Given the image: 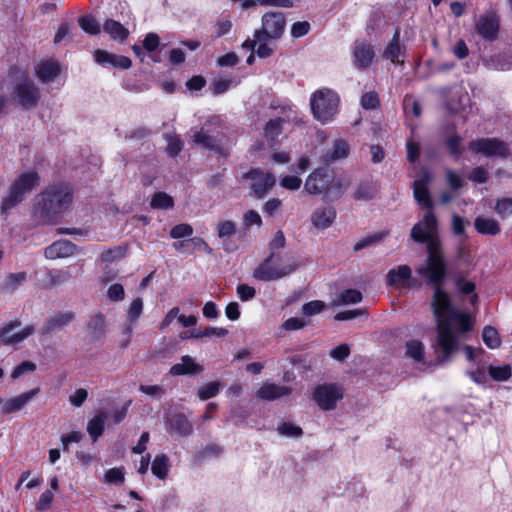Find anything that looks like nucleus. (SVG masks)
<instances>
[{
	"mask_svg": "<svg viewBox=\"0 0 512 512\" xmlns=\"http://www.w3.org/2000/svg\"><path fill=\"white\" fill-rule=\"evenodd\" d=\"M236 232V227L234 222L232 221H224L219 224L218 226V237L219 238H226L230 237Z\"/></svg>",
	"mask_w": 512,
	"mask_h": 512,
	"instance_id": "63",
	"label": "nucleus"
},
{
	"mask_svg": "<svg viewBox=\"0 0 512 512\" xmlns=\"http://www.w3.org/2000/svg\"><path fill=\"white\" fill-rule=\"evenodd\" d=\"M495 211L501 217H508L512 215V197L502 198L497 201Z\"/></svg>",
	"mask_w": 512,
	"mask_h": 512,
	"instance_id": "56",
	"label": "nucleus"
},
{
	"mask_svg": "<svg viewBox=\"0 0 512 512\" xmlns=\"http://www.w3.org/2000/svg\"><path fill=\"white\" fill-rule=\"evenodd\" d=\"M350 147L343 139L335 140L331 152L322 155L321 160L325 164H330L340 159H344L349 155Z\"/></svg>",
	"mask_w": 512,
	"mask_h": 512,
	"instance_id": "27",
	"label": "nucleus"
},
{
	"mask_svg": "<svg viewBox=\"0 0 512 512\" xmlns=\"http://www.w3.org/2000/svg\"><path fill=\"white\" fill-rule=\"evenodd\" d=\"M376 194L375 187L370 183H361L354 192V198L357 200H370Z\"/></svg>",
	"mask_w": 512,
	"mask_h": 512,
	"instance_id": "45",
	"label": "nucleus"
},
{
	"mask_svg": "<svg viewBox=\"0 0 512 512\" xmlns=\"http://www.w3.org/2000/svg\"><path fill=\"white\" fill-rule=\"evenodd\" d=\"M243 177L251 181L250 188L257 198H263L276 183L272 172L261 169H251Z\"/></svg>",
	"mask_w": 512,
	"mask_h": 512,
	"instance_id": "12",
	"label": "nucleus"
},
{
	"mask_svg": "<svg viewBox=\"0 0 512 512\" xmlns=\"http://www.w3.org/2000/svg\"><path fill=\"white\" fill-rule=\"evenodd\" d=\"M484 343L491 349L498 348L501 340L497 330L492 326H485L482 332Z\"/></svg>",
	"mask_w": 512,
	"mask_h": 512,
	"instance_id": "41",
	"label": "nucleus"
},
{
	"mask_svg": "<svg viewBox=\"0 0 512 512\" xmlns=\"http://www.w3.org/2000/svg\"><path fill=\"white\" fill-rule=\"evenodd\" d=\"M79 26L82 30H84L86 33L91 35H96L100 32V26L99 23L90 16H83L80 17L78 20Z\"/></svg>",
	"mask_w": 512,
	"mask_h": 512,
	"instance_id": "47",
	"label": "nucleus"
},
{
	"mask_svg": "<svg viewBox=\"0 0 512 512\" xmlns=\"http://www.w3.org/2000/svg\"><path fill=\"white\" fill-rule=\"evenodd\" d=\"M172 431L181 436H189L193 431L191 422L182 414L173 416L170 420Z\"/></svg>",
	"mask_w": 512,
	"mask_h": 512,
	"instance_id": "31",
	"label": "nucleus"
},
{
	"mask_svg": "<svg viewBox=\"0 0 512 512\" xmlns=\"http://www.w3.org/2000/svg\"><path fill=\"white\" fill-rule=\"evenodd\" d=\"M26 278L27 273L24 271L17 273H9L4 278L1 284V289L5 292H13L25 282Z\"/></svg>",
	"mask_w": 512,
	"mask_h": 512,
	"instance_id": "33",
	"label": "nucleus"
},
{
	"mask_svg": "<svg viewBox=\"0 0 512 512\" xmlns=\"http://www.w3.org/2000/svg\"><path fill=\"white\" fill-rule=\"evenodd\" d=\"M431 176L428 171H423L421 177L413 182V194L417 202L422 203L428 210H432L433 202L429 196L428 184Z\"/></svg>",
	"mask_w": 512,
	"mask_h": 512,
	"instance_id": "19",
	"label": "nucleus"
},
{
	"mask_svg": "<svg viewBox=\"0 0 512 512\" xmlns=\"http://www.w3.org/2000/svg\"><path fill=\"white\" fill-rule=\"evenodd\" d=\"M34 332L33 326L20 329L19 322H12L0 331V345L13 346L22 342Z\"/></svg>",
	"mask_w": 512,
	"mask_h": 512,
	"instance_id": "15",
	"label": "nucleus"
},
{
	"mask_svg": "<svg viewBox=\"0 0 512 512\" xmlns=\"http://www.w3.org/2000/svg\"><path fill=\"white\" fill-rule=\"evenodd\" d=\"M310 30V24L307 21L295 22L291 27V35L294 38H299L306 35Z\"/></svg>",
	"mask_w": 512,
	"mask_h": 512,
	"instance_id": "62",
	"label": "nucleus"
},
{
	"mask_svg": "<svg viewBox=\"0 0 512 512\" xmlns=\"http://www.w3.org/2000/svg\"><path fill=\"white\" fill-rule=\"evenodd\" d=\"M227 333H228V331L225 328L207 327L202 331L194 332L192 334V336L195 338L212 337V336L224 337L227 335Z\"/></svg>",
	"mask_w": 512,
	"mask_h": 512,
	"instance_id": "55",
	"label": "nucleus"
},
{
	"mask_svg": "<svg viewBox=\"0 0 512 512\" xmlns=\"http://www.w3.org/2000/svg\"><path fill=\"white\" fill-rule=\"evenodd\" d=\"M333 173L326 168L313 170L306 178L304 190L310 195L324 194L326 196L328 186L332 183Z\"/></svg>",
	"mask_w": 512,
	"mask_h": 512,
	"instance_id": "13",
	"label": "nucleus"
},
{
	"mask_svg": "<svg viewBox=\"0 0 512 512\" xmlns=\"http://www.w3.org/2000/svg\"><path fill=\"white\" fill-rule=\"evenodd\" d=\"M165 139L167 141L166 152L169 156L175 157L182 150L183 143L177 135L166 134Z\"/></svg>",
	"mask_w": 512,
	"mask_h": 512,
	"instance_id": "44",
	"label": "nucleus"
},
{
	"mask_svg": "<svg viewBox=\"0 0 512 512\" xmlns=\"http://www.w3.org/2000/svg\"><path fill=\"white\" fill-rule=\"evenodd\" d=\"M53 498L54 495L51 490L44 491L36 504V509L39 511L47 510L51 506Z\"/></svg>",
	"mask_w": 512,
	"mask_h": 512,
	"instance_id": "61",
	"label": "nucleus"
},
{
	"mask_svg": "<svg viewBox=\"0 0 512 512\" xmlns=\"http://www.w3.org/2000/svg\"><path fill=\"white\" fill-rule=\"evenodd\" d=\"M103 28L113 39L124 40L129 35V31L121 23L112 19H108Z\"/></svg>",
	"mask_w": 512,
	"mask_h": 512,
	"instance_id": "34",
	"label": "nucleus"
},
{
	"mask_svg": "<svg viewBox=\"0 0 512 512\" xmlns=\"http://www.w3.org/2000/svg\"><path fill=\"white\" fill-rule=\"evenodd\" d=\"M105 417L104 414L96 415L87 425V432L93 441H96L104 431Z\"/></svg>",
	"mask_w": 512,
	"mask_h": 512,
	"instance_id": "37",
	"label": "nucleus"
},
{
	"mask_svg": "<svg viewBox=\"0 0 512 512\" xmlns=\"http://www.w3.org/2000/svg\"><path fill=\"white\" fill-rule=\"evenodd\" d=\"M39 388H34L30 391H26L16 397L6 400L3 403L2 412L4 414H11L20 411L24 408L34 396L39 393Z\"/></svg>",
	"mask_w": 512,
	"mask_h": 512,
	"instance_id": "22",
	"label": "nucleus"
},
{
	"mask_svg": "<svg viewBox=\"0 0 512 512\" xmlns=\"http://www.w3.org/2000/svg\"><path fill=\"white\" fill-rule=\"evenodd\" d=\"M437 233L438 221L432 210H428L410 231L413 241L426 244V265L417 272L429 283L442 282L446 276V262Z\"/></svg>",
	"mask_w": 512,
	"mask_h": 512,
	"instance_id": "2",
	"label": "nucleus"
},
{
	"mask_svg": "<svg viewBox=\"0 0 512 512\" xmlns=\"http://www.w3.org/2000/svg\"><path fill=\"white\" fill-rule=\"evenodd\" d=\"M350 182L346 178H334L332 183L329 184L326 197L338 198L340 197L349 187Z\"/></svg>",
	"mask_w": 512,
	"mask_h": 512,
	"instance_id": "36",
	"label": "nucleus"
},
{
	"mask_svg": "<svg viewBox=\"0 0 512 512\" xmlns=\"http://www.w3.org/2000/svg\"><path fill=\"white\" fill-rule=\"evenodd\" d=\"M488 367L481 363H475L465 371V374L477 385L486 386L488 383Z\"/></svg>",
	"mask_w": 512,
	"mask_h": 512,
	"instance_id": "30",
	"label": "nucleus"
},
{
	"mask_svg": "<svg viewBox=\"0 0 512 512\" xmlns=\"http://www.w3.org/2000/svg\"><path fill=\"white\" fill-rule=\"evenodd\" d=\"M404 55V46L400 43V30L396 29L391 41L383 52V58L390 60L392 63H403L400 57Z\"/></svg>",
	"mask_w": 512,
	"mask_h": 512,
	"instance_id": "25",
	"label": "nucleus"
},
{
	"mask_svg": "<svg viewBox=\"0 0 512 512\" xmlns=\"http://www.w3.org/2000/svg\"><path fill=\"white\" fill-rule=\"evenodd\" d=\"M35 71L40 81L48 83L58 76L60 73V67L55 61L47 60L39 63Z\"/></svg>",
	"mask_w": 512,
	"mask_h": 512,
	"instance_id": "28",
	"label": "nucleus"
},
{
	"mask_svg": "<svg viewBox=\"0 0 512 512\" xmlns=\"http://www.w3.org/2000/svg\"><path fill=\"white\" fill-rule=\"evenodd\" d=\"M339 96L329 88H321L310 97L311 111L315 119L325 124L338 113Z\"/></svg>",
	"mask_w": 512,
	"mask_h": 512,
	"instance_id": "5",
	"label": "nucleus"
},
{
	"mask_svg": "<svg viewBox=\"0 0 512 512\" xmlns=\"http://www.w3.org/2000/svg\"><path fill=\"white\" fill-rule=\"evenodd\" d=\"M194 230L193 227L190 224L187 223H181L175 225L170 230V237L173 239H181L185 237H189L193 234Z\"/></svg>",
	"mask_w": 512,
	"mask_h": 512,
	"instance_id": "48",
	"label": "nucleus"
},
{
	"mask_svg": "<svg viewBox=\"0 0 512 512\" xmlns=\"http://www.w3.org/2000/svg\"><path fill=\"white\" fill-rule=\"evenodd\" d=\"M343 396L344 390L337 384L318 385L313 391V400L325 411L334 409Z\"/></svg>",
	"mask_w": 512,
	"mask_h": 512,
	"instance_id": "10",
	"label": "nucleus"
},
{
	"mask_svg": "<svg viewBox=\"0 0 512 512\" xmlns=\"http://www.w3.org/2000/svg\"><path fill=\"white\" fill-rule=\"evenodd\" d=\"M374 57L375 52L371 44L363 40L355 41L352 52V61L356 69L365 70L369 68Z\"/></svg>",
	"mask_w": 512,
	"mask_h": 512,
	"instance_id": "16",
	"label": "nucleus"
},
{
	"mask_svg": "<svg viewBox=\"0 0 512 512\" xmlns=\"http://www.w3.org/2000/svg\"><path fill=\"white\" fill-rule=\"evenodd\" d=\"M432 284L434 295L431 307L437 324V346L442 352L438 362L444 364L458 350L459 333L453 330V325L457 324L461 333L469 331L471 325L468 316L452 306L449 295L441 288V282Z\"/></svg>",
	"mask_w": 512,
	"mask_h": 512,
	"instance_id": "1",
	"label": "nucleus"
},
{
	"mask_svg": "<svg viewBox=\"0 0 512 512\" xmlns=\"http://www.w3.org/2000/svg\"><path fill=\"white\" fill-rule=\"evenodd\" d=\"M461 137L458 135H453L446 140V146L448 147L450 153L458 158L461 154L460 144Z\"/></svg>",
	"mask_w": 512,
	"mask_h": 512,
	"instance_id": "64",
	"label": "nucleus"
},
{
	"mask_svg": "<svg viewBox=\"0 0 512 512\" xmlns=\"http://www.w3.org/2000/svg\"><path fill=\"white\" fill-rule=\"evenodd\" d=\"M104 479L107 483L122 485L125 480V471L123 467L111 468L106 471Z\"/></svg>",
	"mask_w": 512,
	"mask_h": 512,
	"instance_id": "43",
	"label": "nucleus"
},
{
	"mask_svg": "<svg viewBox=\"0 0 512 512\" xmlns=\"http://www.w3.org/2000/svg\"><path fill=\"white\" fill-rule=\"evenodd\" d=\"M75 319L72 311L57 312L49 316L42 327V333L51 334L60 331Z\"/></svg>",
	"mask_w": 512,
	"mask_h": 512,
	"instance_id": "20",
	"label": "nucleus"
},
{
	"mask_svg": "<svg viewBox=\"0 0 512 512\" xmlns=\"http://www.w3.org/2000/svg\"><path fill=\"white\" fill-rule=\"evenodd\" d=\"M279 184L284 189L296 191L301 187L302 180L294 175H286L280 178Z\"/></svg>",
	"mask_w": 512,
	"mask_h": 512,
	"instance_id": "51",
	"label": "nucleus"
},
{
	"mask_svg": "<svg viewBox=\"0 0 512 512\" xmlns=\"http://www.w3.org/2000/svg\"><path fill=\"white\" fill-rule=\"evenodd\" d=\"M308 321L303 318L291 317L281 325V329L286 331H296L305 328Z\"/></svg>",
	"mask_w": 512,
	"mask_h": 512,
	"instance_id": "52",
	"label": "nucleus"
},
{
	"mask_svg": "<svg viewBox=\"0 0 512 512\" xmlns=\"http://www.w3.org/2000/svg\"><path fill=\"white\" fill-rule=\"evenodd\" d=\"M72 202V193L68 187H58L45 191L38 197L37 209L41 216H51L66 209Z\"/></svg>",
	"mask_w": 512,
	"mask_h": 512,
	"instance_id": "6",
	"label": "nucleus"
},
{
	"mask_svg": "<svg viewBox=\"0 0 512 512\" xmlns=\"http://www.w3.org/2000/svg\"><path fill=\"white\" fill-rule=\"evenodd\" d=\"M107 297L110 301L119 302L125 298V290L123 285L115 283L109 286L107 290Z\"/></svg>",
	"mask_w": 512,
	"mask_h": 512,
	"instance_id": "57",
	"label": "nucleus"
},
{
	"mask_svg": "<svg viewBox=\"0 0 512 512\" xmlns=\"http://www.w3.org/2000/svg\"><path fill=\"white\" fill-rule=\"evenodd\" d=\"M404 356L415 365L425 363V347L420 340L412 339L405 343Z\"/></svg>",
	"mask_w": 512,
	"mask_h": 512,
	"instance_id": "26",
	"label": "nucleus"
},
{
	"mask_svg": "<svg viewBox=\"0 0 512 512\" xmlns=\"http://www.w3.org/2000/svg\"><path fill=\"white\" fill-rule=\"evenodd\" d=\"M12 77L14 80L13 99L25 109L35 107L40 99V91L34 82L29 79L25 72L18 69H15Z\"/></svg>",
	"mask_w": 512,
	"mask_h": 512,
	"instance_id": "7",
	"label": "nucleus"
},
{
	"mask_svg": "<svg viewBox=\"0 0 512 512\" xmlns=\"http://www.w3.org/2000/svg\"><path fill=\"white\" fill-rule=\"evenodd\" d=\"M488 374L494 381L503 382L507 381L511 377L512 371L510 365H490L488 367Z\"/></svg>",
	"mask_w": 512,
	"mask_h": 512,
	"instance_id": "40",
	"label": "nucleus"
},
{
	"mask_svg": "<svg viewBox=\"0 0 512 512\" xmlns=\"http://www.w3.org/2000/svg\"><path fill=\"white\" fill-rule=\"evenodd\" d=\"M282 124H283L282 118L271 119L270 121H268L265 126V137L269 141H272V142L277 141L278 137L282 133Z\"/></svg>",
	"mask_w": 512,
	"mask_h": 512,
	"instance_id": "39",
	"label": "nucleus"
},
{
	"mask_svg": "<svg viewBox=\"0 0 512 512\" xmlns=\"http://www.w3.org/2000/svg\"><path fill=\"white\" fill-rule=\"evenodd\" d=\"M77 246L69 240H58L44 250V256L47 259L55 260L59 258H68L76 254Z\"/></svg>",
	"mask_w": 512,
	"mask_h": 512,
	"instance_id": "18",
	"label": "nucleus"
},
{
	"mask_svg": "<svg viewBox=\"0 0 512 512\" xmlns=\"http://www.w3.org/2000/svg\"><path fill=\"white\" fill-rule=\"evenodd\" d=\"M36 370V364L31 361H23L11 373L12 379H18L24 374L32 373Z\"/></svg>",
	"mask_w": 512,
	"mask_h": 512,
	"instance_id": "53",
	"label": "nucleus"
},
{
	"mask_svg": "<svg viewBox=\"0 0 512 512\" xmlns=\"http://www.w3.org/2000/svg\"><path fill=\"white\" fill-rule=\"evenodd\" d=\"M261 29L254 32L255 38H258L260 45L256 53L260 58H267L273 54V48L269 46V40H278L284 33L286 19L283 13L276 11L266 12L261 19Z\"/></svg>",
	"mask_w": 512,
	"mask_h": 512,
	"instance_id": "3",
	"label": "nucleus"
},
{
	"mask_svg": "<svg viewBox=\"0 0 512 512\" xmlns=\"http://www.w3.org/2000/svg\"><path fill=\"white\" fill-rule=\"evenodd\" d=\"M223 130V121L219 117H212L205 123L204 127L193 131L192 141L195 145L203 148H216L224 136Z\"/></svg>",
	"mask_w": 512,
	"mask_h": 512,
	"instance_id": "9",
	"label": "nucleus"
},
{
	"mask_svg": "<svg viewBox=\"0 0 512 512\" xmlns=\"http://www.w3.org/2000/svg\"><path fill=\"white\" fill-rule=\"evenodd\" d=\"M169 470V459L166 454H157L152 461L151 471L159 479L163 480L167 477Z\"/></svg>",
	"mask_w": 512,
	"mask_h": 512,
	"instance_id": "32",
	"label": "nucleus"
},
{
	"mask_svg": "<svg viewBox=\"0 0 512 512\" xmlns=\"http://www.w3.org/2000/svg\"><path fill=\"white\" fill-rule=\"evenodd\" d=\"M142 310H143V300L141 297H137L129 305V308H128L129 320L131 322L136 321L142 314Z\"/></svg>",
	"mask_w": 512,
	"mask_h": 512,
	"instance_id": "58",
	"label": "nucleus"
},
{
	"mask_svg": "<svg viewBox=\"0 0 512 512\" xmlns=\"http://www.w3.org/2000/svg\"><path fill=\"white\" fill-rule=\"evenodd\" d=\"M256 5L292 8L294 7V0H251V2L246 3V6Z\"/></svg>",
	"mask_w": 512,
	"mask_h": 512,
	"instance_id": "46",
	"label": "nucleus"
},
{
	"mask_svg": "<svg viewBox=\"0 0 512 512\" xmlns=\"http://www.w3.org/2000/svg\"><path fill=\"white\" fill-rule=\"evenodd\" d=\"M325 308V303L320 300H313L310 302L305 303L302 306V313L303 315L310 317L316 314H319L322 312Z\"/></svg>",
	"mask_w": 512,
	"mask_h": 512,
	"instance_id": "50",
	"label": "nucleus"
},
{
	"mask_svg": "<svg viewBox=\"0 0 512 512\" xmlns=\"http://www.w3.org/2000/svg\"><path fill=\"white\" fill-rule=\"evenodd\" d=\"M469 150L475 154H482L486 157H507L508 146L497 138H481L469 143Z\"/></svg>",
	"mask_w": 512,
	"mask_h": 512,
	"instance_id": "11",
	"label": "nucleus"
},
{
	"mask_svg": "<svg viewBox=\"0 0 512 512\" xmlns=\"http://www.w3.org/2000/svg\"><path fill=\"white\" fill-rule=\"evenodd\" d=\"M297 268V264L292 257H283L274 252L265 258L254 270V278L271 282L285 278L292 274Z\"/></svg>",
	"mask_w": 512,
	"mask_h": 512,
	"instance_id": "4",
	"label": "nucleus"
},
{
	"mask_svg": "<svg viewBox=\"0 0 512 512\" xmlns=\"http://www.w3.org/2000/svg\"><path fill=\"white\" fill-rule=\"evenodd\" d=\"M203 371V367L198 364L194 358L189 355L181 357V362L174 364L169 373L172 376L199 374Z\"/></svg>",
	"mask_w": 512,
	"mask_h": 512,
	"instance_id": "23",
	"label": "nucleus"
},
{
	"mask_svg": "<svg viewBox=\"0 0 512 512\" xmlns=\"http://www.w3.org/2000/svg\"><path fill=\"white\" fill-rule=\"evenodd\" d=\"M220 387L221 384L216 381L205 383L199 388L197 395L202 401L208 400L219 393Z\"/></svg>",
	"mask_w": 512,
	"mask_h": 512,
	"instance_id": "42",
	"label": "nucleus"
},
{
	"mask_svg": "<svg viewBox=\"0 0 512 512\" xmlns=\"http://www.w3.org/2000/svg\"><path fill=\"white\" fill-rule=\"evenodd\" d=\"M383 235L382 234H374V235H370V236H367L361 240H359L358 242H356L354 244V247H353V250L355 252H358V251H361L365 248H368L370 247L372 244L380 241L382 239Z\"/></svg>",
	"mask_w": 512,
	"mask_h": 512,
	"instance_id": "60",
	"label": "nucleus"
},
{
	"mask_svg": "<svg viewBox=\"0 0 512 512\" xmlns=\"http://www.w3.org/2000/svg\"><path fill=\"white\" fill-rule=\"evenodd\" d=\"M89 330L96 336H100L104 332L105 318L101 314L92 317L88 324Z\"/></svg>",
	"mask_w": 512,
	"mask_h": 512,
	"instance_id": "54",
	"label": "nucleus"
},
{
	"mask_svg": "<svg viewBox=\"0 0 512 512\" xmlns=\"http://www.w3.org/2000/svg\"><path fill=\"white\" fill-rule=\"evenodd\" d=\"M277 431L280 435L285 437H299L303 433L300 427L287 422L279 424Z\"/></svg>",
	"mask_w": 512,
	"mask_h": 512,
	"instance_id": "49",
	"label": "nucleus"
},
{
	"mask_svg": "<svg viewBox=\"0 0 512 512\" xmlns=\"http://www.w3.org/2000/svg\"><path fill=\"white\" fill-rule=\"evenodd\" d=\"M38 184L36 172L22 174L10 187L8 195L2 200L1 210L7 213L11 208L22 202L26 193L30 192Z\"/></svg>",
	"mask_w": 512,
	"mask_h": 512,
	"instance_id": "8",
	"label": "nucleus"
},
{
	"mask_svg": "<svg viewBox=\"0 0 512 512\" xmlns=\"http://www.w3.org/2000/svg\"><path fill=\"white\" fill-rule=\"evenodd\" d=\"M412 276V270L408 265H400L397 268L388 271L386 276L387 284L391 287L407 286V281Z\"/></svg>",
	"mask_w": 512,
	"mask_h": 512,
	"instance_id": "24",
	"label": "nucleus"
},
{
	"mask_svg": "<svg viewBox=\"0 0 512 512\" xmlns=\"http://www.w3.org/2000/svg\"><path fill=\"white\" fill-rule=\"evenodd\" d=\"M150 205L154 209H172L174 200L165 192H157L152 196Z\"/></svg>",
	"mask_w": 512,
	"mask_h": 512,
	"instance_id": "38",
	"label": "nucleus"
},
{
	"mask_svg": "<svg viewBox=\"0 0 512 512\" xmlns=\"http://www.w3.org/2000/svg\"><path fill=\"white\" fill-rule=\"evenodd\" d=\"M362 301V294L356 289H347L340 293L337 300L334 301L335 306L357 304Z\"/></svg>",
	"mask_w": 512,
	"mask_h": 512,
	"instance_id": "35",
	"label": "nucleus"
},
{
	"mask_svg": "<svg viewBox=\"0 0 512 512\" xmlns=\"http://www.w3.org/2000/svg\"><path fill=\"white\" fill-rule=\"evenodd\" d=\"M500 27V19L495 12L489 11L480 15L475 22L477 33L486 41L496 40Z\"/></svg>",
	"mask_w": 512,
	"mask_h": 512,
	"instance_id": "14",
	"label": "nucleus"
},
{
	"mask_svg": "<svg viewBox=\"0 0 512 512\" xmlns=\"http://www.w3.org/2000/svg\"><path fill=\"white\" fill-rule=\"evenodd\" d=\"M336 216L337 213L334 207L325 206L315 209L310 216V220L316 230L324 231L333 225Z\"/></svg>",
	"mask_w": 512,
	"mask_h": 512,
	"instance_id": "17",
	"label": "nucleus"
},
{
	"mask_svg": "<svg viewBox=\"0 0 512 512\" xmlns=\"http://www.w3.org/2000/svg\"><path fill=\"white\" fill-rule=\"evenodd\" d=\"M474 226L478 233L483 235H497L500 233L499 223L493 219L483 216H478L474 220Z\"/></svg>",
	"mask_w": 512,
	"mask_h": 512,
	"instance_id": "29",
	"label": "nucleus"
},
{
	"mask_svg": "<svg viewBox=\"0 0 512 512\" xmlns=\"http://www.w3.org/2000/svg\"><path fill=\"white\" fill-rule=\"evenodd\" d=\"M291 393V388L277 385L272 382H265L256 392V397L265 401H274Z\"/></svg>",
	"mask_w": 512,
	"mask_h": 512,
	"instance_id": "21",
	"label": "nucleus"
},
{
	"mask_svg": "<svg viewBox=\"0 0 512 512\" xmlns=\"http://www.w3.org/2000/svg\"><path fill=\"white\" fill-rule=\"evenodd\" d=\"M360 102L364 109H375L379 106L378 94L375 91H369L362 95Z\"/></svg>",
	"mask_w": 512,
	"mask_h": 512,
	"instance_id": "59",
	"label": "nucleus"
}]
</instances>
